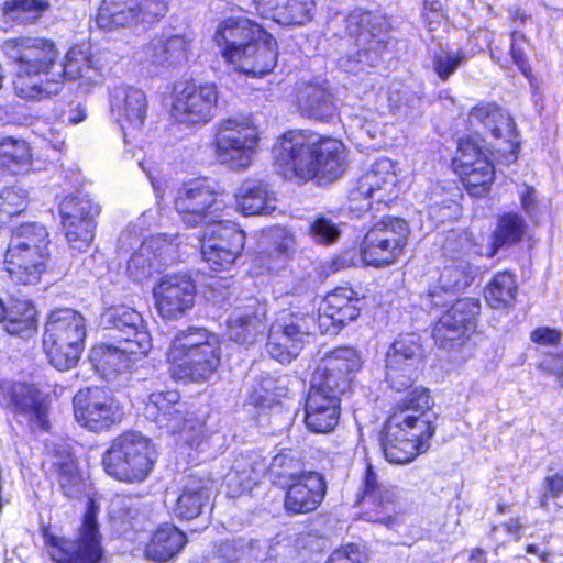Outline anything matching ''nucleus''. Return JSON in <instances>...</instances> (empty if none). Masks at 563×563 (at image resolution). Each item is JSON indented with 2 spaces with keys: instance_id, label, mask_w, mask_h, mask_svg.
Wrapping results in <instances>:
<instances>
[{
  "instance_id": "nucleus-8",
  "label": "nucleus",
  "mask_w": 563,
  "mask_h": 563,
  "mask_svg": "<svg viewBox=\"0 0 563 563\" xmlns=\"http://www.w3.org/2000/svg\"><path fill=\"white\" fill-rule=\"evenodd\" d=\"M156 453L150 439L139 432L117 437L102 457L108 475L124 483H141L155 464Z\"/></svg>"
},
{
  "instance_id": "nucleus-26",
  "label": "nucleus",
  "mask_w": 563,
  "mask_h": 563,
  "mask_svg": "<svg viewBox=\"0 0 563 563\" xmlns=\"http://www.w3.org/2000/svg\"><path fill=\"white\" fill-rule=\"evenodd\" d=\"M153 296L163 318L178 319L194 307L196 287L186 275H165L153 288Z\"/></svg>"
},
{
  "instance_id": "nucleus-47",
  "label": "nucleus",
  "mask_w": 563,
  "mask_h": 563,
  "mask_svg": "<svg viewBox=\"0 0 563 563\" xmlns=\"http://www.w3.org/2000/svg\"><path fill=\"white\" fill-rule=\"evenodd\" d=\"M518 286L516 276L509 271L494 275L485 289V299L494 308H508L516 299Z\"/></svg>"
},
{
  "instance_id": "nucleus-16",
  "label": "nucleus",
  "mask_w": 563,
  "mask_h": 563,
  "mask_svg": "<svg viewBox=\"0 0 563 563\" xmlns=\"http://www.w3.org/2000/svg\"><path fill=\"white\" fill-rule=\"evenodd\" d=\"M181 244L180 236L172 238L167 233L146 239L128 261L129 277L134 282L142 283L163 266L180 261L179 247Z\"/></svg>"
},
{
  "instance_id": "nucleus-27",
  "label": "nucleus",
  "mask_w": 563,
  "mask_h": 563,
  "mask_svg": "<svg viewBox=\"0 0 563 563\" xmlns=\"http://www.w3.org/2000/svg\"><path fill=\"white\" fill-rule=\"evenodd\" d=\"M7 406L15 415L24 417L31 429L47 430L48 404L41 391L31 384L11 383L1 387Z\"/></svg>"
},
{
  "instance_id": "nucleus-9",
  "label": "nucleus",
  "mask_w": 563,
  "mask_h": 563,
  "mask_svg": "<svg viewBox=\"0 0 563 563\" xmlns=\"http://www.w3.org/2000/svg\"><path fill=\"white\" fill-rule=\"evenodd\" d=\"M174 205L184 223L190 227L214 223L225 208L223 192L207 178L184 183L175 194Z\"/></svg>"
},
{
  "instance_id": "nucleus-31",
  "label": "nucleus",
  "mask_w": 563,
  "mask_h": 563,
  "mask_svg": "<svg viewBox=\"0 0 563 563\" xmlns=\"http://www.w3.org/2000/svg\"><path fill=\"white\" fill-rule=\"evenodd\" d=\"M111 109L121 126L124 141L129 142L128 136L139 132L145 122L147 114L145 93L132 87L117 90Z\"/></svg>"
},
{
  "instance_id": "nucleus-39",
  "label": "nucleus",
  "mask_w": 563,
  "mask_h": 563,
  "mask_svg": "<svg viewBox=\"0 0 563 563\" xmlns=\"http://www.w3.org/2000/svg\"><path fill=\"white\" fill-rule=\"evenodd\" d=\"M210 497V481L190 475L173 506V514L179 519H195L209 505Z\"/></svg>"
},
{
  "instance_id": "nucleus-21",
  "label": "nucleus",
  "mask_w": 563,
  "mask_h": 563,
  "mask_svg": "<svg viewBox=\"0 0 563 563\" xmlns=\"http://www.w3.org/2000/svg\"><path fill=\"white\" fill-rule=\"evenodd\" d=\"M344 394L312 377L305 404L306 427L314 433L332 431L339 422L341 397Z\"/></svg>"
},
{
  "instance_id": "nucleus-18",
  "label": "nucleus",
  "mask_w": 563,
  "mask_h": 563,
  "mask_svg": "<svg viewBox=\"0 0 563 563\" xmlns=\"http://www.w3.org/2000/svg\"><path fill=\"white\" fill-rule=\"evenodd\" d=\"M73 402L76 421L95 432L110 428L123 415L115 399L99 387L79 390Z\"/></svg>"
},
{
  "instance_id": "nucleus-64",
  "label": "nucleus",
  "mask_w": 563,
  "mask_h": 563,
  "mask_svg": "<svg viewBox=\"0 0 563 563\" xmlns=\"http://www.w3.org/2000/svg\"><path fill=\"white\" fill-rule=\"evenodd\" d=\"M344 128L349 131L351 137L363 142L365 137L374 139L376 136V128L361 115H351L343 121Z\"/></svg>"
},
{
  "instance_id": "nucleus-40",
  "label": "nucleus",
  "mask_w": 563,
  "mask_h": 563,
  "mask_svg": "<svg viewBox=\"0 0 563 563\" xmlns=\"http://www.w3.org/2000/svg\"><path fill=\"white\" fill-rule=\"evenodd\" d=\"M63 84V79L80 80L81 87H89L101 80L99 69L93 65L91 57L79 47L68 51L64 63L56 62L53 77Z\"/></svg>"
},
{
  "instance_id": "nucleus-34",
  "label": "nucleus",
  "mask_w": 563,
  "mask_h": 563,
  "mask_svg": "<svg viewBox=\"0 0 563 563\" xmlns=\"http://www.w3.org/2000/svg\"><path fill=\"white\" fill-rule=\"evenodd\" d=\"M256 10L284 26H301L310 22L314 0H253Z\"/></svg>"
},
{
  "instance_id": "nucleus-48",
  "label": "nucleus",
  "mask_w": 563,
  "mask_h": 563,
  "mask_svg": "<svg viewBox=\"0 0 563 563\" xmlns=\"http://www.w3.org/2000/svg\"><path fill=\"white\" fill-rule=\"evenodd\" d=\"M476 275V268L467 261L457 258L445 265L438 280L439 288L446 295L456 294L468 287Z\"/></svg>"
},
{
  "instance_id": "nucleus-56",
  "label": "nucleus",
  "mask_w": 563,
  "mask_h": 563,
  "mask_svg": "<svg viewBox=\"0 0 563 563\" xmlns=\"http://www.w3.org/2000/svg\"><path fill=\"white\" fill-rule=\"evenodd\" d=\"M466 54L462 49L450 51L440 48L434 52L432 66L435 74L442 81H446L456 69L466 63Z\"/></svg>"
},
{
  "instance_id": "nucleus-10",
  "label": "nucleus",
  "mask_w": 563,
  "mask_h": 563,
  "mask_svg": "<svg viewBox=\"0 0 563 563\" xmlns=\"http://www.w3.org/2000/svg\"><path fill=\"white\" fill-rule=\"evenodd\" d=\"M258 130L247 118L221 120L214 134L218 159L232 169H245L256 152Z\"/></svg>"
},
{
  "instance_id": "nucleus-63",
  "label": "nucleus",
  "mask_w": 563,
  "mask_h": 563,
  "mask_svg": "<svg viewBox=\"0 0 563 563\" xmlns=\"http://www.w3.org/2000/svg\"><path fill=\"white\" fill-rule=\"evenodd\" d=\"M444 3L445 0H423L422 21L430 32L438 30L444 21Z\"/></svg>"
},
{
  "instance_id": "nucleus-23",
  "label": "nucleus",
  "mask_w": 563,
  "mask_h": 563,
  "mask_svg": "<svg viewBox=\"0 0 563 563\" xmlns=\"http://www.w3.org/2000/svg\"><path fill=\"white\" fill-rule=\"evenodd\" d=\"M363 298L351 287H338L330 291L319 307L317 329L322 334H338L349 322L360 316Z\"/></svg>"
},
{
  "instance_id": "nucleus-42",
  "label": "nucleus",
  "mask_w": 563,
  "mask_h": 563,
  "mask_svg": "<svg viewBox=\"0 0 563 563\" xmlns=\"http://www.w3.org/2000/svg\"><path fill=\"white\" fill-rule=\"evenodd\" d=\"M187 543V537L174 525L158 527L145 547V556L156 563L167 562L176 556Z\"/></svg>"
},
{
  "instance_id": "nucleus-4",
  "label": "nucleus",
  "mask_w": 563,
  "mask_h": 563,
  "mask_svg": "<svg viewBox=\"0 0 563 563\" xmlns=\"http://www.w3.org/2000/svg\"><path fill=\"white\" fill-rule=\"evenodd\" d=\"M174 375L192 382L209 380L221 363V343L205 328L188 327L178 331L167 353Z\"/></svg>"
},
{
  "instance_id": "nucleus-1",
  "label": "nucleus",
  "mask_w": 563,
  "mask_h": 563,
  "mask_svg": "<svg viewBox=\"0 0 563 563\" xmlns=\"http://www.w3.org/2000/svg\"><path fill=\"white\" fill-rule=\"evenodd\" d=\"M272 153L279 173L289 180L333 181L345 170L343 144L307 131L284 133Z\"/></svg>"
},
{
  "instance_id": "nucleus-33",
  "label": "nucleus",
  "mask_w": 563,
  "mask_h": 563,
  "mask_svg": "<svg viewBox=\"0 0 563 563\" xmlns=\"http://www.w3.org/2000/svg\"><path fill=\"white\" fill-rule=\"evenodd\" d=\"M177 407L161 413L159 418L152 421L166 433L178 434L179 440L189 448L198 449L206 437L205 423L187 412L184 404L178 402Z\"/></svg>"
},
{
  "instance_id": "nucleus-54",
  "label": "nucleus",
  "mask_w": 563,
  "mask_h": 563,
  "mask_svg": "<svg viewBox=\"0 0 563 563\" xmlns=\"http://www.w3.org/2000/svg\"><path fill=\"white\" fill-rule=\"evenodd\" d=\"M460 207L448 197L440 186H435L428 197L427 214L435 223H444L457 218Z\"/></svg>"
},
{
  "instance_id": "nucleus-62",
  "label": "nucleus",
  "mask_w": 563,
  "mask_h": 563,
  "mask_svg": "<svg viewBox=\"0 0 563 563\" xmlns=\"http://www.w3.org/2000/svg\"><path fill=\"white\" fill-rule=\"evenodd\" d=\"M250 550V542L245 538L238 537L228 539L218 548V554L227 563H234L245 556Z\"/></svg>"
},
{
  "instance_id": "nucleus-7",
  "label": "nucleus",
  "mask_w": 563,
  "mask_h": 563,
  "mask_svg": "<svg viewBox=\"0 0 563 563\" xmlns=\"http://www.w3.org/2000/svg\"><path fill=\"white\" fill-rule=\"evenodd\" d=\"M86 336V319L79 311L71 308L51 311L43 334L48 362L60 372L73 368L81 355Z\"/></svg>"
},
{
  "instance_id": "nucleus-35",
  "label": "nucleus",
  "mask_w": 563,
  "mask_h": 563,
  "mask_svg": "<svg viewBox=\"0 0 563 563\" xmlns=\"http://www.w3.org/2000/svg\"><path fill=\"white\" fill-rule=\"evenodd\" d=\"M298 104L303 115L318 121L333 119L338 110L336 100L325 80L305 84L298 91Z\"/></svg>"
},
{
  "instance_id": "nucleus-59",
  "label": "nucleus",
  "mask_w": 563,
  "mask_h": 563,
  "mask_svg": "<svg viewBox=\"0 0 563 563\" xmlns=\"http://www.w3.org/2000/svg\"><path fill=\"white\" fill-rule=\"evenodd\" d=\"M26 208V195L22 188L10 187L0 192V213L19 214Z\"/></svg>"
},
{
  "instance_id": "nucleus-19",
  "label": "nucleus",
  "mask_w": 563,
  "mask_h": 563,
  "mask_svg": "<svg viewBox=\"0 0 563 563\" xmlns=\"http://www.w3.org/2000/svg\"><path fill=\"white\" fill-rule=\"evenodd\" d=\"M218 98L216 85H187L176 93L172 115L187 128L202 126L214 117Z\"/></svg>"
},
{
  "instance_id": "nucleus-12",
  "label": "nucleus",
  "mask_w": 563,
  "mask_h": 563,
  "mask_svg": "<svg viewBox=\"0 0 563 563\" xmlns=\"http://www.w3.org/2000/svg\"><path fill=\"white\" fill-rule=\"evenodd\" d=\"M316 330L313 314L283 312L269 328L266 352L280 364H288L298 356L306 339Z\"/></svg>"
},
{
  "instance_id": "nucleus-6",
  "label": "nucleus",
  "mask_w": 563,
  "mask_h": 563,
  "mask_svg": "<svg viewBox=\"0 0 563 563\" xmlns=\"http://www.w3.org/2000/svg\"><path fill=\"white\" fill-rule=\"evenodd\" d=\"M346 33L353 49L338 59L345 73L358 74L377 66L387 51V22L379 14L362 10L352 11L346 18Z\"/></svg>"
},
{
  "instance_id": "nucleus-43",
  "label": "nucleus",
  "mask_w": 563,
  "mask_h": 563,
  "mask_svg": "<svg viewBox=\"0 0 563 563\" xmlns=\"http://www.w3.org/2000/svg\"><path fill=\"white\" fill-rule=\"evenodd\" d=\"M52 474L56 477L63 494L68 498H78L84 493L85 485L76 460L66 448L57 450L54 454Z\"/></svg>"
},
{
  "instance_id": "nucleus-46",
  "label": "nucleus",
  "mask_w": 563,
  "mask_h": 563,
  "mask_svg": "<svg viewBox=\"0 0 563 563\" xmlns=\"http://www.w3.org/2000/svg\"><path fill=\"white\" fill-rule=\"evenodd\" d=\"M306 473L302 470L301 461L295 456L291 450L276 454L267 468L271 482L280 488L298 481Z\"/></svg>"
},
{
  "instance_id": "nucleus-52",
  "label": "nucleus",
  "mask_w": 563,
  "mask_h": 563,
  "mask_svg": "<svg viewBox=\"0 0 563 563\" xmlns=\"http://www.w3.org/2000/svg\"><path fill=\"white\" fill-rule=\"evenodd\" d=\"M49 8L46 0H7L2 12L4 18L19 25H27L42 18Z\"/></svg>"
},
{
  "instance_id": "nucleus-13",
  "label": "nucleus",
  "mask_w": 563,
  "mask_h": 563,
  "mask_svg": "<svg viewBox=\"0 0 563 563\" xmlns=\"http://www.w3.org/2000/svg\"><path fill=\"white\" fill-rule=\"evenodd\" d=\"M98 507L89 500L76 540L49 537V556L55 563H98L102 558Z\"/></svg>"
},
{
  "instance_id": "nucleus-36",
  "label": "nucleus",
  "mask_w": 563,
  "mask_h": 563,
  "mask_svg": "<svg viewBox=\"0 0 563 563\" xmlns=\"http://www.w3.org/2000/svg\"><path fill=\"white\" fill-rule=\"evenodd\" d=\"M187 48L184 36L154 38L137 53V60L144 66H173L187 59Z\"/></svg>"
},
{
  "instance_id": "nucleus-51",
  "label": "nucleus",
  "mask_w": 563,
  "mask_h": 563,
  "mask_svg": "<svg viewBox=\"0 0 563 563\" xmlns=\"http://www.w3.org/2000/svg\"><path fill=\"white\" fill-rule=\"evenodd\" d=\"M31 153L23 140L7 137L0 141V167L10 174H21L29 169Z\"/></svg>"
},
{
  "instance_id": "nucleus-20",
  "label": "nucleus",
  "mask_w": 563,
  "mask_h": 563,
  "mask_svg": "<svg viewBox=\"0 0 563 563\" xmlns=\"http://www.w3.org/2000/svg\"><path fill=\"white\" fill-rule=\"evenodd\" d=\"M479 311L481 303L477 299L456 300L440 317L433 328L432 335L435 344L445 350L461 346L467 334L474 330Z\"/></svg>"
},
{
  "instance_id": "nucleus-30",
  "label": "nucleus",
  "mask_w": 563,
  "mask_h": 563,
  "mask_svg": "<svg viewBox=\"0 0 563 563\" xmlns=\"http://www.w3.org/2000/svg\"><path fill=\"white\" fill-rule=\"evenodd\" d=\"M362 366V358L353 347L335 349L313 373V378H320L322 383L347 393L352 384V374Z\"/></svg>"
},
{
  "instance_id": "nucleus-5",
  "label": "nucleus",
  "mask_w": 563,
  "mask_h": 563,
  "mask_svg": "<svg viewBox=\"0 0 563 563\" xmlns=\"http://www.w3.org/2000/svg\"><path fill=\"white\" fill-rule=\"evenodd\" d=\"M48 246V232L44 225L27 222L15 228L4 260L11 280L24 286L36 285L47 267Z\"/></svg>"
},
{
  "instance_id": "nucleus-53",
  "label": "nucleus",
  "mask_w": 563,
  "mask_h": 563,
  "mask_svg": "<svg viewBox=\"0 0 563 563\" xmlns=\"http://www.w3.org/2000/svg\"><path fill=\"white\" fill-rule=\"evenodd\" d=\"M460 177L468 195L481 198L490 190L495 177L494 166L489 161H479L477 167L460 174Z\"/></svg>"
},
{
  "instance_id": "nucleus-55",
  "label": "nucleus",
  "mask_w": 563,
  "mask_h": 563,
  "mask_svg": "<svg viewBox=\"0 0 563 563\" xmlns=\"http://www.w3.org/2000/svg\"><path fill=\"white\" fill-rule=\"evenodd\" d=\"M273 250L262 252L261 261L267 271H276L284 266L294 245V239L284 230H277Z\"/></svg>"
},
{
  "instance_id": "nucleus-60",
  "label": "nucleus",
  "mask_w": 563,
  "mask_h": 563,
  "mask_svg": "<svg viewBox=\"0 0 563 563\" xmlns=\"http://www.w3.org/2000/svg\"><path fill=\"white\" fill-rule=\"evenodd\" d=\"M550 498L555 501L558 507L563 508V472L549 475L544 478L540 507L548 509Z\"/></svg>"
},
{
  "instance_id": "nucleus-37",
  "label": "nucleus",
  "mask_w": 563,
  "mask_h": 563,
  "mask_svg": "<svg viewBox=\"0 0 563 563\" xmlns=\"http://www.w3.org/2000/svg\"><path fill=\"white\" fill-rule=\"evenodd\" d=\"M235 202L244 216L269 214L276 209V195L266 181L249 178L238 188Z\"/></svg>"
},
{
  "instance_id": "nucleus-29",
  "label": "nucleus",
  "mask_w": 563,
  "mask_h": 563,
  "mask_svg": "<svg viewBox=\"0 0 563 563\" xmlns=\"http://www.w3.org/2000/svg\"><path fill=\"white\" fill-rule=\"evenodd\" d=\"M324 476L318 472H307L285 488L284 507L288 514L303 515L318 509L327 494Z\"/></svg>"
},
{
  "instance_id": "nucleus-49",
  "label": "nucleus",
  "mask_w": 563,
  "mask_h": 563,
  "mask_svg": "<svg viewBox=\"0 0 563 563\" xmlns=\"http://www.w3.org/2000/svg\"><path fill=\"white\" fill-rule=\"evenodd\" d=\"M527 231V222L523 217L515 212L501 214L493 232V252L504 246H512L519 243Z\"/></svg>"
},
{
  "instance_id": "nucleus-57",
  "label": "nucleus",
  "mask_w": 563,
  "mask_h": 563,
  "mask_svg": "<svg viewBox=\"0 0 563 563\" xmlns=\"http://www.w3.org/2000/svg\"><path fill=\"white\" fill-rule=\"evenodd\" d=\"M180 402V396L176 390H167L159 393H152L148 401L144 407V416L147 420L159 418L161 413H165L173 408H178L177 404Z\"/></svg>"
},
{
  "instance_id": "nucleus-38",
  "label": "nucleus",
  "mask_w": 563,
  "mask_h": 563,
  "mask_svg": "<svg viewBox=\"0 0 563 563\" xmlns=\"http://www.w3.org/2000/svg\"><path fill=\"white\" fill-rule=\"evenodd\" d=\"M100 324L104 329L118 330L122 340L140 341L141 334L147 338L152 345V338L141 313L125 305L111 306L100 316Z\"/></svg>"
},
{
  "instance_id": "nucleus-3",
  "label": "nucleus",
  "mask_w": 563,
  "mask_h": 563,
  "mask_svg": "<svg viewBox=\"0 0 563 563\" xmlns=\"http://www.w3.org/2000/svg\"><path fill=\"white\" fill-rule=\"evenodd\" d=\"M2 49L15 64L13 86L20 98L42 100L59 93L62 82L52 78L58 56L52 41L36 37L9 38Z\"/></svg>"
},
{
  "instance_id": "nucleus-44",
  "label": "nucleus",
  "mask_w": 563,
  "mask_h": 563,
  "mask_svg": "<svg viewBox=\"0 0 563 563\" xmlns=\"http://www.w3.org/2000/svg\"><path fill=\"white\" fill-rule=\"evenodd\" d=\"M5 330L12 335L29 338L36 329V310L29 299L12 298L5 306Z\"/></svg>"
},
{
  "instance_id": "nucleus-24",
  "label": "nucleus",
  "mask_w": 563,
  "mask_h": 563,
  "mask_svg": "<svg viewBox=\"0 0 563 563\" xmlns=\"http://www.w3.org/2000/svg\"><path fill=\"white\" fill-rule=\"evenodd\" d=\"M398 490L396 487L378 481L371 464L367 465L363 479V493L357 499L365 509L363 517L371 522L389 526L398 509Z\"/></svg>"
},
{
  "instance_id": "nucleus-61",
  "label": "nucleus",
  "mask_w": 563,
  "mask_h": 563,
  "mask_svg": "<svg viewBox=\"0 0 563 563\" xmlns=\"http://www.w3.org/2000/svg\"><path fill=\"white\" fill-rule=\"evenodd\" d=\"M310 234L318 243L331 244L340 235L339 228L330 219L318 217L310 223Z\"/></svg>"
},
{
  "instance_id": "nucleus-28",
  "label": "nucleus",
  "mask_w": 563,
  "mask_h": 563,
  "mask_svg": "<svg viewBox=\"0 0 563 563\" xmlns=\"http://www.w3.org/2000/svg\"><path fill=\"white\" fill-rule=\"evenodd\" d=\"M258 36L266 37V31L257 23L246 18H229L219 24L214 41L225 60L232 64Z\"/></svg>"
},
{
  "instance_id": "nucleus-50",
  "label": "nucleus",
  "mask_w": 563,
  "mask_h": 563,
  "mask_svg": "<svg viewBox=\"0 0 563 563\" xmlns=\"http://www.w3.org/2000/svg\"><path fill=\"white\" fill-rule=\"evenodd\" d=\"M265 330L264 314L261 317L258 312L231 317L228 320L229 339L240 344L254 343Z\"/></svg>"
},
{
  "instance_id": "nucleus-17",
  "label": "nucleus",
  "mask_w": 563,
  "mask_h": 563,
  "mask_svg": "<svg viewBox=\"0 0 563 563\" xmlns=\"http://www.w3.org/2000/svg\"><path fill=\"white\" fill-rule=\"evenodd\" d=\"M399 192L398 176L391 159H377L350 191L352 201L364 200L361 208L373 209L374 205H388Z\"/></svg>"
},
{
  "instance_id": "nucleus-32",
  "label": "nucleus",
  "mask_w": 563,
  "mask_h": 563,
  "mask_svg": "<svg viewBox=\"0 0 563 563\" xmlns=\"http://www.w3.org/2000/svg\"><path fill=\"white\" fill-rule=\"evenodd\" d=\"M276 63L277 42L266 32V37L258 36L249 44L232 65L243 74L262 77L273 71Z\"/></svg>"
},
{
  "instance_id": "nucleus-2",
  "label": "nucleus",
  "mask_w": 563,
  "mask_h": 563,
  "mask_svg": "<svg viewBox=\"0 0 563 563\" xmlns=\"http://www.w3.org/2000/svg\"><path fill=\"white\" fill-rule=\"evenodd\" d=\"M431 407L429 391L421 387L396 404L380 435V446L389 463L407 464L429 449V440L435 432Z\"/></svg>"
},
{
  "instance_id": "nucleus-11",
  "label": "nucleus",
  "mask_w": 563,
  "mask_h": 563,
  "mask_svg": "<svg viewBox=\"0 0 563 563\" xmlns=\"http://www.w3.org/2000/svg\"><path fill=\"white\" fill-rule=\"evenodd\" d=\"M408 223L396 217H384L365 234L361 256L366 265L383 267L398 261L408 242Z\"/></svg>"
},
{
  "instance_id": "nucleus-25",
  "label": "nucleus",
  "mask_w": 563,
  "mask_h": 563,
  "mask_svg": "<svg viewBox=\"0 0 563 563\" xmlns=\"http://www.w3.org/2000/svg\"><path fill=\"white\" fill-rule=\"evenodd\" d=\"M421 357V344L415 334L400 335L386 355V382L396 391L410 387Z\"/></svg>"
},
{
  "instance_id": "nucleus-15",
  "label": "nucleus",
  "mask_w": 563,
  "mask_h": 563,
  "mask_svg": "<svg viewBox=\"0 0 563 563\" xmlns=\"http://www.w3.org/2000/svg\"><path fill=\"white\" fill-rule=\"evenodd\" d=\"M200 245L202 260L213 271H227L232 267L240 256L244 244L245 234L233 222L216 221L206 228L201 239H197Z\"/></svg>"
},
{
  "instance_id": "nucleus-22",
  "label": "nucleus",
  "mask_w": 563,
  "mask_h": 563,
  "mask_svg": "<svg viewBox=\"0 0 563 563\" xmlns=\"http://www.w3.org/2000/svg\"><path fill=\"white\" fill-rule=\"evenodd\" d=\"M150 350L151 344H148L147 338L141 334L140 341L121 340L118 345H95L90 351L89 360L98 373L110 379L129 371Z\"/></svg>"
},
{
  "instance_id": "nucleus-14",
  "label": "nucleus",
  "mask_w": 563,
  "mask_h": 563,
  "mask_svg": "<svg viewBox=\"0 0 563 563\" xmlns=\"http://www.w3.org/2000/svg\"><path fill=\"white\" fill-rule=\"evenodd\" d=\"M172 0H103L96 18L100 29L143 26L159 22L168 11Z\"/></svg>"
},
{
  "instance_id": "nucleus-41",
  "label": "nucleus",
  "mask_w": 563,
  "mask_h": 563,
  "mask_svg": "<svg viewBox=\"0 0 563 563\" xmlns=\"http://www.w3.org/2000/svg\"><path fill=\"white\" fill-rule=\"evenodd\" d=\"M472 125H483L494 139H505L512 143L516 137V124L509 113L492 103L474 107L468 115Z\"/></svg>"
},
{
  "instance_id": "nucleus-45",
  "label": "nucleus",
  "mask_w": 563,
  "mask_h": 563,
  "mask_svg": "<svg viewBox=\"0 0 563 563\" xmlns=\"http://www.w3.org/2000/svg\"><path fill=\"white\" fill-rule=\"evenodd\" d=\"M59 213L62 224L74 227L75 222L84 221L96 222L100 213V206L96 203L87 194L76 192L66 196L59 203Z\"/></svg>"
},
{
  "instance_id": "nucleus-58",
  "label": "nucleus",
  "mask_w": 563,
  "mask_h": 563,
  "mask_svg": "<svg viewBox=\"0 0 563 563\" xmlns=\"http://www.w3.org/2000/svg\"><path fill=\"white\" fill-rule=\"evenodd\" d=\"M96 225V222L89 221H84V223L75 222L73 228L63 225L70 247L78 252L87 251L95 238Z\"/></svg>"
}]
</instances>
